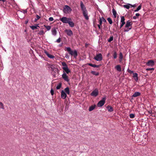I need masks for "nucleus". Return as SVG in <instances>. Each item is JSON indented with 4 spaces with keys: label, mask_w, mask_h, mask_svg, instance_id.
Returning a JSON list of instances; mask_svg holds the SVG:
<instances>
[{
    "label": "nucleus",
    "mask_w": 156,
    "mask_h": 156,
    "mask_svg": "<svg viewBox=\"0 0 156 156\" xmlns=\"http://www.w3.org/2000/svg\"><path fill=\"white\" fill-rule=\"evenodd\" d=\"M102 23V21L101 20H100L99 24L98 25V27L99 29H101V25Z\"/></svg>",
    "instance_id": "nucleus-34"
},
{
    "label": "nucleus",
    "mask_w": 156,
    "mask_h": 156,
    "mask_svg": "<svg viewBox=\"0 0 156 156\" xmlns=\"http://www.w3.org/2000/svg\"><path fill=\"white\" fill-rule=\"evenodd\" d=\"M112 12L114 18H116L117 16V12L116 10L114 9H112Z\"/></svg>",
    "instance_id": "nucleus-22"
},
{
    "label": "nucleus",
    "mask_w": 156,
    "mask_h": 156,
    "mask_svg": "<svg viewBox=\"0 0 156 156\" xmlns=\"http://www.w3.org/2000/svg\"><path fill=\"white\" fill-rule=\"evenodd\" d=\"M107 20L110 23V24H112V21L110 18H107Z\"/></svg>",
    "instance_id": "nucleus-30"
},
{
    "label": "nucleus",
    "mask_w": 156,
    "mask_h": 156,
    "mask_svg": "<svg viewBox=\"0 0 156 156\" xmlns=\"http://www.w3.org/2000/svg\"><path fill=\"white\" fill-rule=\"evenodd\" d=\"M125 19L124 18V17L123 16H121V25L120 26V28H121L125 23Z\"/></svg>",
    "instance_id": "nucleus-11"
},
{
    "label": "nucleus",
    "mask_w": 156,
    "mask_h": 156,
    "mask_svg": "<svg viewBox=\"0 0 156 156\" xmlns=\"http://www.w3.org/2000/svg\"><path fill=\"white\" fill-rule=\"evenodd\" d=\"M57 29L56 27H54L51 29V32L52 34L54 36H56L57 34Z\"/></svg>",
    "instance_id": "nucleus-12"
},
{
    "label": "nucleus",
    "mask_w": 156,
    "mask_h": 156,
    "mask_svg": "<svg viewBox=\"0 0 156 156\" xmlns=\"http://www.w3.org/2000/svg\"><path fill=\"white\" fill-rule=\"evenodd\" d=\"M88 64L91 67H93L98 68L99 67V65H95V64H92L91 63H89Z\"/></svg>",
    "instance_id": "nucleus-25"
},
{
    "label": "nucleus",
    "mask_w": 156,
    "mask_h": 156,
    "mask_svg": "<svg viewBox=\"0 0 156 156\" xmlns=\"http://www.w3.org/2000/svg\"><path fill=\"white\" fill-rule=\"evenodd\" d=\"M105 98H103L102 100L100 101L98 104L97 105L99 107H101L104 105L105 103Z\"/></svg>",
    "instance_id": "nucleus-8"
},
{
    "label": "nucleus",
    "mask_w": 156,
    "mask_h": 156,
    "mask_svg": "<svg viewBox=\"0 0 156 156\" xmlns=\"http://www.w3.org/2000/svg\"><path fill=\"white\" fill-rule=\"evenodd\" d=\"M67 95L65 92L62 90L61 92V97L63 99H65Z\"/></svg>",
    "instance_id": "nucleus-14"
},
{
    "label": "nucleus",
    "mask_w": 156,
    "mask_h": 156,
    "mask_svg": "<svg viewBox=\"0 0 156 156\" xmlns=\"http://www.w3.org/2000/svg\"><path fill=\"white\" fill-rule=\"evenodd\" d=\"M140 93L138 92H136L135 93L132 95V97H136L137 96L140 95Z\"/></svg>",
    "instance_id": "nucleus-19"
},
{
    "label": "nucleus",
    "mask_w": 156,
    "mask_h": 156,
    "mask_svg": "<svg viewBox=\"0 0 156 156\" xmlns=\"http://www.w3.org/2000/svg\"><path fill=\"white\" fill-rule=\"evenodd\" d=\"M140 14H139L138 13H137L136 14V16H140Z\"/></svg>",
    "instance_id": "nucleus-47"
},
{
    "label": "nucleus",
    "mask_w": 156,
    "mask_h": 156,
    "mask_svg": "<svg viewBox=\"0 0 156 156\" xmlns=\"http://www.w3.org/2000/svg\"><path fill=\"white\" fill-rule=\"evenodd\" d=\"M131 4H127L124 5H123L124 8H126L127 9H128L130 8H131Z\"/></svg>",
    "instance_id": "nucleus-18"
},
{
    "label": "nucleus",
    "mask_w": 156,
    "mask_h": 156,
    "mask_svg": "<svg viewBox=\"0 0 156 156\" xmlns=\"http://www.w3.org/2000/svg\"><path fill=\"white\" fill-rule=\"evenodd\" d=\"M39 27V26L38 25H37V26H30V27L33 30L37 29V27Z\"/></svg>",
    "instance_id": "nucleus-24"
},
{
    "label": "nucleus",
    "mask_w": 156,
    "mask_h": 156,
    "mask_svg": "<svg viewBox=\"0 0 156 156\" xmlns=\"http://www.w3.org/2000/svg\"><path fill=\"white\" fill-rule=\"evenodd\" d=\"M0 108H1L2 109H3L4 108L3 103L1 102H0Z\"/></svg>",
    "instance_id": "nucleus-35"
},
{
    "label": "nucleus",
    "mask_w": 156,
    "mask_h": 156,
    "mask_svg": "<svg viewBox=\"0 0 156 156\" xmlns=\"http://www.w3.org/2000/svg\"><path fill=\"white\" fill-rule=\"evenodd\" d=\"M106 108H107L108 111L109 112H112L113 111V109L112 106H108Z\"/></svg>",
    "instance_id": "nucleus-23"
},
{
    "label": "nucleus",
    "mask_w": 156,
    "mask_h": 156,
    "mask_svg": "<svg viewBox=\"0 0 156 156\" xmlns=\"http://www.w3.org/2000/svg\"><path fill=\"white\" fill-rule=\"evenodd\" d=\"M50 67L51 68V69L53 71L54 70L55 68L54 65H51L50 66Z\"/></svg>",
    "instance_id": "nucleus-37"
},
{
    "label": "nucleus",
    "mask_w": 156,
    "mask_h": 156,
    "mask_svg": "<svg viewBox=\"0 0 156 156\" xmlns=\"http://www.w3.org/2000/svg\"><path fill=\"white\" fill-rule=\"evenodd\" d=\"M49 20L50 21H52L54 20V19L52 17H50L49 18Z\"/></svg>",
    "instance_id": "nucleus-42"
},
{
    "label": "nucleus",
    "mask_w": 156,
    "mask_h": 156,
    "mask_svg": "<svg viewBox=\"0 0 156 156\" xmlns=\"http://www.w3.org/2000/svg\"><path fill=\"white\" fill-rule=\"evenodd\" d=\"M44 26L46 28L47 31L50 30L51 29V27L50 26H46L44 25Z\"/></svg>",
    "instance_id": "nucleus-28"
},
{
    "label": "nucleus",
    "mask_w": 156,
    "mask_h": 156,
    "mask_svg": "<svg viewBox=\"0 0 156 156\" xmlns=\"http://www.w3.org/2000/svg\"><path fill=\"white\" fill-rule=\"evenodd\" d=\"M141 7H142L141 5H140L134 11L135 12L138 11L139 10L141 9Z\"/></svg>",
    "instance_id": "nucleus-31"
},
{
    "label": "nucleus",
    "mask_w": 156,
    "mask_h": 156,
    "mask_svg": "<svg viewBox=\"0 0 156 156\" xmlns=\"http://www.w3.org/2000/svg\"><path fill=\"white\" fill-rule=\"evenodd\" d=\"M0 1H2L3 2H5V0H0Z\"/></svg>",
    "instance_id": "nucleus-52"
},
{
    "label": "nucleus",
    "mask_w": 156,
    "mask_h": 156,
    "mask_svg": "<svg viewBox=\"0 0 156 156\" xmlns=\"http://www.w3.org/2000/svg\"><path fill=\"white\" fill-rule=\"evenodd\" d=\"M67 23L69 24V26L71 27H73L74 26V24L72 21L71 20H69Z\"/></svg>",
    "instance_id": "nucleus-20"
},
{
    "label": "nucleus",
    "mask_w": 156,
    "mask_h": 156,
    "mask_svg": "<svg viewBox=\"0 0 156 156\" xmlns=\"http://www.w3.org/2000/svg\"><path fill=\"white\" fill-rule=\"evenodd\" d=\"M60 20L64 23H67L69 20H71V19L65 17H63L61 18Z\"/></svg>",
    "instance_id": "nucleus-7"
},
{
    "label": "nucleus",
    "mask_w": 156,
    "mask_h": 156,
    "mask_svg": "<svg viewBox=\"0 0 156 156\" xmlns=\"http://www.w3.org/2000/svg\"><path fill=\"white\" fill-rule=\"evenodd\" d=\"M61 87V85H58L56 87V89H59Z\"/></svg>",
    "instance_id": "nucleus-44"
},
{
    "label": "nucleus",
    "mask_w": 156,
    "mask_h": 156,
    "mask_svg": "<svg viewBox=\"0 0 156 156\" xmlns=\"http://www.w3.org/2000/svg\"><path fill=\"white\" fill-rule=\"evenodd\" d=\"M38 34L40 35H44V31L42 30H41L38 33Z\"/></svg>",
    "instance_id": "nucleus-33"
},
{
    "label": "nucleus",
    "mask_w": 156,
    "mask_h": 156,
    "mask_svg": "<svg viewBox=\"0 0 156 156\" xmlns=\"http://www.w3.org/2000/svg\"><path fill=\"white\" fill-rule=\"evenodd\" d=\"M132 6H131V8L133 7H134L136 6V5L135 4H134L133 5H131Z\"/></svg>",
    "instance_id": "nucleus-48"
},
{
    "label": "nucleus",
    "mask_w": 156,
    "mask_h": 156,
    "mask_svg": "<svg viewBox=\"0 0 156 156\" xmlns=\"http://www.w3.org/2000/svg\"><path fill=\"white\" fill-rule=\"evenodd\" d=\"M72 10L71 8L68 5H66L63 9V12L66 14L70 13Z\"/></svg>",
    "instance_id": "nucleus-5"
},
{
    "label": "nucleus",
    "mask_w": 156,
    "mask_h": 156,
    "mask_svg": "<svg viewBox=\"0 0 156 156\" xmlns=\"http://www.w3.org/2000/svg\"><path fill=\"white\" fill-rule=\"evenodd\" d=\"M118 21H117V23L118 24Z\"/></svg>",
    "instance_id": "nucleus-54"
},
{
    "label": "nucleus",
    "mask_w": 156,
    "mask_h": 156,
    "mask_svg": "<svg viewBox=\"0 0 156 156\" xmlns=\"http://www.w3.org/2000/svg\"><path fill=\"white\" fill-rule=\"evenodd\" d=\"M63 73L62 75V78L66 81L69 82V79L67 73L65 72H63Z\"/></svg>",
    "instance_id": "nucleus-9"
},
{
    "label": "nucleus",
    "mask_w": 156,
    "mask_h": 156,
    "mask_svg": "<svg viewBox=\"0 0 156 156\" xmlns=\"http://www.w3.org/2000/svg\"><path fill=\"white\" fill-rule=\"evenodd\" d=\"M91 73L93 75L96 76H98L99 75V73L98 72H96L94 71H92Z\"/></svg>",
    "instance_id": "nucleus-32"
},
{
    "label": "nucleus",
    "mask_w": 156,
    "mask_h": 156,
    "mask_svg": "<svg viewBox=\"0 0 156 156\" xmlns=\"http://www.w3.org/2000/svg\"><path fill=\"white\" fill-rule=\"evenodd\" d=\"M113 37H110L109 38V39L108 40V41L109 42H110L112 41L113 40Z\"/></svg>",
    "instance_id": "nucleus-38"
},
{
    "label": "nucleus",
    "mask_w": 156,
    "mask_h": 156,
    "mask_svg": "<svg viewBox=\"0 0 156 156\" xmlns=\"http://www.w3.org/2000/svg\"><path fill=\"white\" fill-rule=\"evenodd\" d=\"M62 65L63 66L62 69H63V72H65L67 74H69L70 73L71 71L69 69L67 65L65 62H62Z\"/></svg>",
    "instance_id": "nucleus-3"
},
{
    "label": "nucleus",
    "mask_w": 156,
    "mask_h": 156,
    "mask_svg": "<svg viewBox=\"0 0 156 156\" xmlns=\"http://www.w3.org/2000/svg\"><path fill=\"white\" fill-rule=\"evenodd\" d=\"M117 55L116 53L115 52L113 55L114 58L115 59L117 57Z\"/></svg>",
    "instance_id": "nucleus-39"
},
{
    "label": "nucleus",
    "mask_w": 156,
    "mask_h": 156,
    "mask_svg": "<svg viewBox=\"0 0 156 156\" xmlns=\"http://www.w3.org/2000/svg\"><path fill=\"white\" fill-rule=\"evenodd\" d=\"M27 12V11L26 10H25L24 11V13H26Z\"/></svg>",
    "instance_id": "nucleus-51"
},
{
    "label": "nucleus",
    "mask_w": 156,
    "mask_h": 156,
    "mask_svg": "<svg viewBox=\"0 0 156 156\" xmlns=\"http://www.w3.org/2000/svg\"><path fill=\"white\" fill-rule=\"evenodd\" d=\"M98 90L97 89H94L91 93L90 95L94 97H96L98 94Z\"/></svg>",
    "instance_id": "nucleus-10"
},
{
    "label": "nucleus",
    "mask_w": 156,
    "mask_h": 156,
    "mask_svg": "<svg viewBox=\"0 0 156 156\" xmlns=\"http://www.w3.org/2000/svg\"><path fill=\"white\" fill-rule=\"evenodd\" d=\"M133 19H135L136 18V17L135 16H133Z\"/></svg>",
    "instance_id": "nucleus-50"
},
{
    "label": "nucleus",
    "mask_w": 156,
    "mask_h": 156,
    "mask_svg": "<svg viewBox=\"0 0 156 156\" xmlns=\"http://www.w3.org/2000/svg\"><path fill=\"white\" fill-rule=\"evenodd\" d=\"M133 77L134 78L135 81H137L138 80V74L137 73H133Z\"/></svg>",
    "instance_id": "nucleus-16"
},
{
    "label": "nucleus",
    "mask_w": 156,
    "mask_h": 156,
    "mask_svg": "<svg viewBox=\"0 0 156 156\" xmlns=\"http://www.w3.org/2000/svg\"><path fill=\"white\" fill-rule=\"evenodd\" d=\"M127 71L130 74L133 73V71L129 70V69H127Z\"/></svg>",
    "instance_id": "nucleus-40"
},
{
    "label": "nucleus",
    "mask_w": 156,
    "mask_h": 156,
    "mask_svg": "<svg viewBox=\"0 0 156 156\" xmlns=\"http://www.w3.org/2000/svg\"><path fill=\"white\" fill-rule=\"evenodd\" d=\"M116 69L118 71L120 72L121 71V66L119 65H118L116 66L115 67Z\"/></svg>",
    "instance_id": "nucleus-21"
},
{
    "label": "nucleus",
    "mask_w": 156,
    "mask_h": 156,
    "mask_svg": "<svg viewBox=\"0 0 156 156\" xmlns=\"http://www.w3.org/2000/svg\"><path fill=\"white\" fill-rule=\"evenodd\" d=\"M95 108V106L94 105H92L90 106L89 108V111H91L93 110Z\"/></svg>",
    "instance_id": "nucleus-26"
},
{
    "label": "nucleus",
    "mask_w": 156,
    "mask_h": 156,
    "mask_svg": "<svg viewBox=\"0 0 156 156\" xmlns=\"http://www.w3.org/2000/svg\"><path fill=\"white\" fill-rule=\"evenodd\" d=\"M154 69L153 68L147 69V70H154Z\"/></svg>",
    "instance_id": "nucleus-46"
},
{
    "label": "nucleus",
    "mask_w": 156,
    "mask_h": 156,
    "mask_svg": "<svg viewBox=\"0 0 156 156\" xmlns=\"http://www.w3.org/2000/svg\"><path fill=\"white\" fill-rule=\"evenodd\" d=\"M132 23L131 21L130 20L127 21L124 28V31L127 32L131 30L132 28Z\"/></svg>",
    "instance_id": "nucleus-2"
},
{
    "label": "nucleus",
    "mask_w": 156,
    "mask_h": 156,
    "mask_svg": "<svg viewBox=\"0 0 156 156\" xmlns=\"http://www.w3.org/2000/svg\"><path fill=\"white\" fill-rule=\"evenodd\" d=\"M67 34L68 36H71L73 34V33L72 30H66Z\"/></svg>",
    "instance_id": "nucleus-15"
},
{
    "label": "nucleus",
    "mask_w": 156,
    "mask_h": 156,
    "mask_svg": "<svg viewBox=\"0 0 156 156\" xmlns=\"http://www.w3.org/2000/svg\"><path fill=\"white\" fill-rule=\"evenodd\" d=\"M27 23V21H26V23Z\"/></svg>",
    "instance_id": "nucleus-55"
},
{
    "label": "nucleus",
    "mask_w": 156,
    "mask_h": 156,
    "mask_svg": "<svg viewBox=\"0 0 156 156\" xmlns=\"http://www.w3.org/2000/svg\"><path fill=\"white\" fill-rule=\"evenodd\" d=\"M119 61L121 62L123 58V56L122 53H120L119 54Z\"/></svg>",
    "instance_id": "nucleus-29"
},
{
    "label": "nucleus",
    "mask_w": 156,
    "mask_h": 156,
    "mask_svg": "<svg viewBox=\"0 0 156 156\" xmlns=\"http://www.w3.org/2000/svg\"><path fill=\"white\" fill-rule=\"evenodd\" d=\"M44 52L48 58H54L55 57L54 56L49 54L46 51H44Z\"/></svg>",
    "instance_id": "nucleus-13"
},
{
    "label": "nucleus",
    "mask_w": 156,
    "mask_h": 156,
    "mask_svg": "<svg viewBox=\"0 0 156 156\" xmlns=\"http://www.w3.org/2000/svg\"><path fill=\"white\" fill-rule=\"evenodd\" d=\"M147 65L149 66H153L154 65V62L152 60H149L147 62Z\"/></svg>",
    "instance_id": "nucleus-17"
},
{
    "label": "nucleus",
    "mask_w": 156,
    "mask_h": 156,
    "mask_svg": "<svg viewBox=\"0 0 156 156\" xmlns=\"http://www.w3.org/2000/svg\"><path fill=\"white\" fill-rule=\"evenodd\" d=\"M102 56L101 54L99 53L97 54L94 57V59L98 61H100L102 60Z\"/></svg>",
    "instance_id": "nucleus-6"
},
{
    "label": "nucleus",
    "mask_w": 156,
    "mask_h": 156,
    "mask_svg": "<svg viewBox=\"0 0 156 156\" xmlns=\"http://www.w3.org/2000/svg\"><path fill=\"white\" fill-rule=\"evenodd\" d=\"M61 41V39L60 38H58L57 40H56V42L58 43H60Z\"/></svg>",
    "instance_id": "nucleus-45"
},
{
    "label": "nucleus",
    "mask_w": 156,
    "mask_h": 156,
    "mask_svg": "<svg viewBox=\"0 0 156 156\" xmlns=\"http://www.w3.org/2000/svg\"><path fill=\"white\" fill-rule=\"evenodd\" d=\"M66 49L69 54L73 56L75 58H76L77 56V52L76 50L72 51L70 47L66 48Z\"/></svg>",
    "instance_id": "nucleus-4"
},
{
    "label": "nucleus",
    "mask_w": 156,
    "mask_h": 156,
    "mask_svg": "<svg viewBox=\"0 0 156 156\" xmlns=\"http://www.w3.org/2000/svg\"><path fill=\"white\" fill-rule=\"evenodd\" d=\"M65 57H66V58H67V55H66V56Z\"/></svg>",
    "instance_id": "nucleus-53"
},
{
    "label": "nucleus",
    "mask_w": 156,
    "mask_h": 156,
    "mask_svg": "<svg viewBox=\"0 0 156 156\" xmlns=\"http://www.w3.org/2000/svg\"><path fill=\"white\" fill-rule=\"evenodd\" d=\"M80 5L83 14L85 19L86 20H88L89 17L88 16V12L83 2L82 1L80 2Z\"/></svg>",
    "instance_id": "nucleus-1"
},
{
    "label": "nucleus",
    "mask_w": 156,
    "mask_h": 156,
    "mask_svg": "<svg viewBox=\"0 0 156 156\" xmlns=\"http://www.w3.org/2000/svg\"><path fill=\"white\" fill-rule=\"evenodd\" d=\"M50 92H51V95H53L54 94V90H53V89H51V90Z\"/></svg>",
    "instance_id": "nucleus-41"
},
{
    "label": "nucleus",
    "mask_w": 156,
    "mask_h": 156,
    "mask_svg": "<svg viewBox=\"0 0 156 156\" xmlns=\"http://www.w3.org/2000/svg\"><path fill=\"white\" fill-rule=\"evenodd\" d=\"M148 112L150 114H151V113L152 112V111L151 110H150L149 111H148Z\"/></svg>",
    "instance_id": "nucleus-49"
},
{
    "label": "nucleus",
    "mask_w": 156,
    "mask_h": 156,
    "mask_svg": "<svg viewBox=\"0 0 156 156\" xmlns=\"http://www.w3.org/2000/svg\"><path fill=\"white\" fill-rule=\"evenodd\" d=\"M135 117V115L133 114H130L129 115V117L130 118L133 119Z\"/></svg>",
    "instance_id": "nucleus-36"
},
{
    "label": "nucleus",
    "mask_w": 156,
    "mask_h": 156,
    "mask_svg": "<svg viewBox=\"0 0 156 156\" xmlns=\"http://www.w3.org/2000/svg\"><path fill=\"white\" fill-rule=\"evenodd\" d=\"M64 90L65 92H66L67 94H69V90L68 87H66V88H65Z\"/></svg>",
    "instance_id": "nucleus-27"
},
{
    "label": "nucleus",
    "mask_w": 156,
    "mask_h": 156,
    "mask_svg": "<svg viewBox=\"0 0 156 156\" xmlns=\"http://www.w3.org/2000/svg\"><path fill=\"white\" fill-rule=\"evenodd\" d=\"M40 18V17L39 16H38V15H37V16H36V19H35V20H38Z\"/></svg>",
    "instance_id": "nucleus-43"
}]
</instances>
